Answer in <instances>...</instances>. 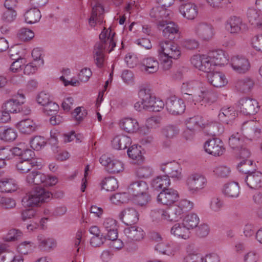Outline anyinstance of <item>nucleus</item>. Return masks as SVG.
I'll use <instances>...</instances> for the list:
<instances>
[{"mask_svg":"<svg viewBox=\"0 0 262 262\" xmlns=\"http://www.w3.org/2000/svg\"><path fill=\"white\" fill-rule=\"evenodd\" d=\"M104 8L99 3L93 7L91 17L89 19V24L94 27L97 24H101L104 18Z\"/></svg>","mask_w":262,"mask_h":262,"instance_id":"4be33fe9","label":"nucleus"},{"mask_svg":"<svg viewBox=\"0 0 262 262\" xmlns=\"http://www.w3.org/2000/svg\"><path fill=\"white\" fill-rule=\"evenodd\" d=\"M169 11L159 6L154 7L150 12V17L158 21L167 20L169 15Z\"/></svg>","mask_w":262,"mask_h":262,"instance_id":"2f4dec72","label":"nucleus"},{"mask_svg":"<svg viewBox=\"0 0 262 262\" xmlns=\"http://www.w3.org/2000/svg\"><path fill=\"white\" fill-rule=\"evenodd\" d=\"M119 126L122 130L128 133H135L139 128L137 120L134 118L129 117L122 119L120 121Z\"/></svg>","mask_w":262,"mask_h":262,"instance_id":"393cba45","label":"nucleus"},{"mask_svg":"<svg viewBox=\"0 0 262 262\" xmlns=\"http://www.w3.org/2000/svg\"><path fill=\"white\" fill-rule=\"evenodd\" d=\"M238 169L242 173L248 175L255 170V165L253 161L249 159L243 160L237 166Z\"/></svg>","mask_w":262,"mask_h":262,"instance_id":"49530a36","label":"nucleus"},{"mask_svg":"<svg viewBox=\"0 0 262 262\" xmlns=\"http://www.w3.org/2000/svg\"><path fill=\"white\" fill-rule=\"evenodd\" d=\"M179 12L184 18L193 20L198 14V7L194 3L189 2L181 5Z\"/></svg>","mask_w":262,"mask_h":262,"instance_id":"412c9836","label":"nucleus"},{"mask_svg":"<svg viewBox=\"0 0 262 262\" xmlns=\"http://www.w3.org/2000/svg\"><path fill=\"white\" fill-rule=\"evenodd\" d=\"M158 51L163 69L165 71L171 68L172 59H176L181 55L179 46L174 42L169 40L160 41Z\"/></svg>","mask_w":262,"mask_h":262,"instance_id":"f03ea898","label":"nucleus"},{"mask_svg":"<svg viewBox=\"0 0 262 262\" xmlns=\"http://www.w3.org/2000/svg\"><path fill=\"white\" fill-rule=\"evenodd\" d=\"M176 206L179 208L180 211L183 214L185 212L190 210L193 206V203L186 199L180 200Z\"/></svg>","mask_w":262,"mask_h":262,"instance_id":"052dcab7","label":"nucleus"},{"mask_svg":"<svg viewBox=\"0 0 262 262\" xmlns=\"http://www.w3.org/2000/svg\"><path fill=\"white\" fill-rule=\"evenodd\" d=\"M229 145L233 149H238L243 146V141L238 133L233 134L229 139Z\"/></svg>","mask_w":262,"mask_h":262,"instance_id":"4d7b16f0","label":"nucleus"},{"mask_svg":"<svg viewBox=\"0 0 262 262\" xmlns=\"http://www.w3.org/2000/svg\"><path fill=\"white\" fill-rule=\"evenodd\" d=\"M131 139L125 135L116 136L112 141V146L118 150L124 149L131 144Z\"/></svg>","mask_w":262,"mask_h":262,"instance_id":"c756f323","label":"nucleus"},{"mask_svg":"<svg viewBox=\"0 0 262 262\" xmlns=\"http://www.w3.org/2000/svg\"><path fill=\"white\" fill-rule=\"evenodd\" d=\"M182 262H202V256L197 253H192L186 255Z\"/></svg>","mask_w":262,"mask_h":262,"instance_id":"774afa93","label":"nucleus"},{"mask_svg":"<svg viewBox=\"0 0 262 262\" xmlns=\"http://www.w3.org/2000/svg\"><path fill=\"white\" fill-rule=\"evenodd\" d=\"M25 21L27 24H32L38 22L41 15L39 9L33 8L26 11L24 14Z\"/></svg>","mask_w":262,"mask_h":262,"instance_id":"79ce46f5","label":"nucleus"},{"mask_svg":"<svg viewBox=\"0 0 262 262\" xmlns=\"http://www.w3.org/2000/svg\"><path fill=\"white\" fill-rule=\"evenodd\" d=\"M167 111L174 115L182 114L185 110V105L182 99L172 96L167 98L166 102Z\"/></svg>","mask_w":262,"mask_h":262,"instance_id":"9b49d317","label":"nucleus"},{"mask_svg":"<svg viewBox=\"0 0 262 262\" xmlns=\"http://www.w3.org/2000/svg\"><path fill=\"white\" fill-rule=\"evenodd\" d=\"M142 70L148 74L156 73L159 68V63L158 60L153 57H148L143 58L141 61Z\"/></svg>","mask_w":262,"mask_h":262,"instance_id":"5701e85b","label":"nucleus"},{"mask_svg":"<svg viewBox=\"0 0 262 262\" xmlns=\"http://www.w3.org/2000/svg\"><path fill=\"white\" fill-rule=\"evenodd\" d=\"M148 186L143 181H138L132 183L128 188V192L130 196L139 194L147 193Z\"/></svg>","mask_w":262,"mask_h":262,"instance_id":"a878e982","label":"nucleus"},{"mask_svg":"<svg viewBox=\"0 0 262 262\" xmlns=\"http://www.w3.org/2000/svg\"><path fill=\"white\" fill-rule=\"evenodd\" d=\"M119 217L126 225L131 226L138 221L139 214L135 209L127 208L119 213Z\"/></svg>","mask_w":262,"mask_h":262,"instance_id":"6ab92c4d","label":"nucleus"},{"mask_svg":"<svg viewBox=\"0 0 262 262\" xmlns=\"http://www.w3.org/2000/svg\"><path fill=\"white\" fill-rule=\"evenodd\" d=\"M161 170L172 178L181 179L182 178L181 168L180 165L176 162L163 163L161 166Z\"/></svg>","mask_w":262,"mask_h":262,"instance_id":"a211bd4d","label":"nucleus"},{"mask_svg":"<svg viewBox=\"0 0 262 262\" xmlns=\"http://www.w3.org/2000/svg\"><path fill=\"white\" fill-rule=\"evenodd\" d=\"M247 15L249 23L254 26L258 23L261 18L259 15L260 12L255 9H249Z\"/></svg>","mask_w":262,"mask_h":262,"instance_id":"13d9d810","label":"nucleus"},{"mask_svg":"<svg viewBox=\"0 0 262 262\" xmlns=\"http://www.w3.org/2000/svg\"><path fill=\"white\" fill-rule=\"evenodd\" d=\"M203 61L200 70L206 72L207 74L212 73L211 71L214 70L215 66L209 55H203Z\"/></svg>","mask_w":262,"mask_h":262,"instance_id":"864d4df0","label":"nucleus"},{"mask_svg":"<svg viewBox=\"0 0 262 262\" xmlns=\"http://www.w3.org/2000/svg\"><path fill=\"white\" fill-rule=\"evenodd\" d=\"M124 233L126 237L125 245L127 248L132 250L137 248V246L134 244L135 242H139L143 239L145 232L143 230L139 227L132 225L126 228Z\"/></svg>","mask_w":262,"mask_h":262,"instance_id":"20e7f679","label":"nucleus"},{"mask_svg":"<svg viewBox=\"0 0 262 262\" xmlns=\"http://www.w3.org/2000/svg\"><path fill=\"white\" fill-rule=\"evenodd\" d=\"M46 180V176L39 171H32L27 175V182L30 184L40 185L43 184Z\"/></svg>","mask_w":262,"mask_h":262,"instance_id":"ea45409f","label":"nucleus"},{"mask_svg":"<svg viewBox=\"0 0 262 262\" xmlns=\"http://www.w3.org/2000/svg\"><path fill=\"white\" fill-rule=\"evenodd\" d=\"M199 222V217L197 214L193 213L187 214L183 220L184 226H185L189 230L197 227Z\"/></svg>","mask_w":262,"mask_h":262,"instance_id":"a18cd8bd","label":"nucleus"},{"mask_svg":"<svg viewBox=\"0 0 262 262\" xmlns=\"http://www.w3.org/2000/svg\"><path fill=\"white\" fill-rule=\"evenodd\" d=\"M178 198V191L172 188H168L160 192L157 196V200L163 205H170L177 201Z\"/></svg>","mask_w":262,"mask_h":262,"instance_id":"dca6fc26","label":"nucleus"},{"mask_svg":"<svg viewBox=\"0 0 262 262\" xmlns=\"http://www.w3.org/2000/svg\"><path fill=\"white\" fill-rule=\"evenodd\" d=\"M239 106L241 112L244 115H254L259 110L258 102L255 99L246 97L240 99Z\"/></svg>","mask_w":262,"mask_h":262,"instance_id":"f8f14e48","label":"nucleus"},{"mask_svg":"<svg viewBox=\"0 0 262 262\" xmlns=\"http://www.w3.org/2000/svg\"><path fill=\"white\" fill-rule=\"evenodd\" d=\"M99 161L108 172L117 173L124 169L123 164L121 161L112 160L106 155H102L100 158Z\"/></svg>","mask_w":262,"mask_h":262,"instance_id":"9d476101","label":"nucleus"},{"mask_svg":"<svg viewBox=\"0 0 262 262\" xmlns=\"http://www.w3.org/2000/svg\"><path fill=\"white\" fill-rule=\"evenodd\" d=\"M204 125L202 117L200 116H195L189 118L186 121V125L188 130L185 131L184 134L186 135L188 131L194 132L196 130L203 128Z\"/></svg>","mask_w":262,"mask_h":262,"instance_id":"c85d7f7f","label":"nucleus"},{"mask_svg":"<svg viewBox=\"0 0 262 262\" xmlns=\"http://www.w3.org/2000/svg\"><path fill=\"white\" fill-rule=\"evenodd\" d=\"M162 133L166 138L170 139L178 134L179 129L176 126L168 125L162 129Z\"/></svg>","mask_w":262,"mask_h":262,"instance_id":"5fc2aeb1","label":"nucleus"},{"mask_svg":"<svg viewBox=\"0 0 262 262\" xmlns=\"http://www.w3.org/2000/svg\"><path fill=\"white\" fill-rule=\"evenodd\" d=\"M23 103V102H20L17 99H11L4 104L3 108L9 114L10 113H17L23 111L21 104Z\"/></svg>","mask_w":262,"mask_h":262,"instance_id":"f704fd0d","label":"nucleus"},{"mask_svg":"<svg viewBox=\"0 0 262 262\" xmlns=\"http://www.w3.org/2000/svg\"><path fill=\"white\" fill-rule=\"evenodd\" d=\"M30 146L34 150H39L45 145L44 138L41 136L34 137L30 141Z\"/></svg>","mask_w":262,"mask_h":262,"instance_id":"680f3d73","label":"nucleus"},{"mask_svg":"<svg viewBox=\"0 0 262 262\" xmlns=\"http://www.w3.org/2000/svg\"><path fill=\"white\" fill-rule=\"evenodd\" d=\"M17 137V133L12 128L0 127V140L6 142L14 141Z\"/></svg>","mask_w":262,"mask_h":262,"instance_id":"c03bdc74","label":"nucleus"},{"mask_svg":"<svg viewBox=\"0 0 262 262\" xmlns=\"http://www.w3.org/2000/svg\"><path fill=\"white\" fill-rule=\"evenodd\" d=\"M199 97L197 101H199L201 105H206V104H209L215 102L216 99V95L211 90L205 89L201 91Z\"/></svg>","mask_w":262,"mask_h":262,"instance_id":"473e14b6","label":"nucleus"},{"mask_svg":"<svg viewBox=\"0 0 262 262\" xmlns=\"http://www.w3.org/2000/svg\"><path fill=\"white\" fill-rule=\"evenodd\" d=\"M33 247V243L25 241L20 244L17 247L18 251L22 254H27L31 252Z\"/></svg>","mask_w":262,"mask_h":262,"instance_id":"69168bd1","label":"nucleus"},{"mask_svg":"<svg viewBox=\"0 0 262 262\" xmlns=\"http://www.w3.org/2000/svg\"><path fill=\"white\" fill-rule=\"evenodd\" d=\"M17 126L19 131L25 134H30L37 128L35 123L30 119L20 121L17 123Z\"/></svg>","mask_w":262,"mask_h":262,"instance_id":"c9c22d12","label":"nucleus"},{"mask_svg":"<svg viewBox=\"0 0 262 262\" xmlns=\"http://www.w3.org/2000/svg\"><path fill=\"white\" fill-rule=\"evenodd\" d=\"M154 213L160 215L162 220L169 222H178L183 216L181 211H180L176 205L166 210H159L157 212L154 211Z\"/></svg>","mask_w":262,"mask_h":262,"instance_id":"ddd939ff","label":"nucleus"},{"mask_svg":"<svg viewBox=\"0 0 262 262\" xmlns=\"http://www.w3.org/2000/svg\"><path fill=\"white\" fill-rule=\"evenodd\" d=\"M135 203L143 206L146 205L151 200L150 196L148 193L145 194H139L130 197Z\"/></svg>","mask_w":262,"mask_h":262,"instance_id":"603ef678","label":"nucleus"},{"mask_svg":"<svg viewBox=\"0 0 262 262\" xmlns=\"http://www.w3.org/2000/svg\"><path fill=\"white\" fill-rule=\"evenodd\" d=\"M241 129L243 135L251 140L257 137L260 133V130L256 126V122L253 120L244 122Z\"/></svg>","mask_w":262,"mask_h":262,"instance_id":"aec40b11","label":"nucleus"},{"mask_svg":"<svg viewBox=\"0 0 262 262\" xmlns=\"http://www.w3.org/2000/svg\"><path fill=\"white\" fill-rule=\"evenodd\" d=\"M14 156L20 157L16 165L17 170L21 173H27L37 165L34 152L29 148L25 142H19L13 147Z\"/></svg>","mask_w":262,"mask_h":262,"instance_id":"f257e3e1","label":"nucleus"},{"mask_svg":"<svg viewBox=\"0 0 262 262\" xmlns=\"http://www.w3.org/2000/svg\"><path fill=\"white\" fill-rule=\"evenodd\" d=\"M39 248L43 251H48L55 247L56 243L52 238H47L40 234L37 236Z\"/></svg>","mask_w":262,"mask_h":262,"instance_id":"37998d69","label":"nucleus"},{"mask_svg":"<svg viewBox=\"0 0 262 262\" xmlns=\"http://www.w3.org/2000/svg\"><path fill=\"white\" fill-rule=\"evenodd\" d=\"M244 180L250 189L257 190L262 187V173L260 171L254 170L246 175Z\"/></svg>","mask_w":262,"mask_h":262,"instance_id":"f3484780","label":"nucleus"},{"mask_svg":"<svg viewBox=\"0 0 262 262\" xmlns=\"http://www.w3.org/2000/svg\"><path fill=\"white\" fill-rule=\"evenodd\" d=\"M206 76L209 82L214 87L224 86L228 82L225 75L221 72L209 73Z\"/></svg>","mask_w":262,"mask_h":262,"instance_id":"b1692460","label":"nucleus"},{"mask_svg":"<svg viewBox=\"0 0 262 262\" xmlns=\"http://www.w3.org/2000/svg\"><path fill=\"white\" fill-rule=\"evenodd\" d=\"M138 95L145 106V110L149 111L151 108L153 101H154L155 96L151 93L149 89H141Z\"/></svg>","mask_w":262,"mask_h":262,"instance_id":"e433bc0d","label":"nucleus"},{"mask_svg":"<svg viewBox=\"0 0 262 262\" xmlns=\"http://www.w3.org/2000/svg\"><path fill=\"white\" fill-rule=\"evenodd\" d=\"M128 193H117L110 197L112 203L119 205L126 203L129 200Z\"/></svg>","mask_w":262,"mask_h":262,"instance_id":"6e6d98bb","label":"nucleus"},{"mask_svg":"<svg viewBox=\"0 0 262 262\" xmlns=\"http://www.w3.org/2000/svg\"><path fill=\"white\" fill-rule=\"evenodd\" d=\"M16 203L14 200L0 195V206L5 209H11L15 206Z\"/></svg>","mask_w":262,"mask_h":262,"instance_id":"338daca9","label":"nucleus"},{"mask_svg":"<svg viewBox=\"0 0 262 262\" xmlns=\"http://www.w3.org/2000/svg\"><path fill=\"white\" fill-rule=\"evenodd\" d=\"M13 55L10 53V57L14 60L10 66L9 70L13 73H17L21 70V67L25 63V59L19 56L18 58H13Z\"/></svg>","mask_w":262,"mask_h":262,"instance_id":"3c124183","label":"nucleus"},{"mask_svg":"<svg viewBox=\"0 0 262 262\" xmlns=\"http://www.w3.org/2000/svg\"><path fill=\"white\" fill-rule=\"evenodd\" d=\"M236 117L235 111L233 107H222L218 115L220 121L227 124L235 120Z\"/></svg>","mask_w":262,"mask_h":262,"instance_id":"bb28decb","label":"nucleus"},{"mask_svg":"<svg viewBox=\"0 0 262 262\" xmlns=\"http://www.w3.org/2000/svg\"><path fill=\"white\" fill-rule=\"evenodd\" d=\"M208 4L216 9L224 8L230 3V0H206Z\"/></svg>","mask_w":262,"mask_h":262,"instance_id":"0e129e2a","label":"nucleus"},{"mask_svg":"<svg viewBox=\"0 0 262 262\" xmlns=\"http://www.w3.org/2000/svg\"><path fill=\"white\" fill-rule=\"evenodd\" d=\"M34 36L33 32L28 28H21L17 33V37L23 41L32 39Z\"/></svg>","mask_w":262,"mask_h":262,"instance_id":"bf43d9fd","label":"nucleus"},{"mask_svg":"<svg viewBox=\"0 0 262 262\" xmlns=\"http://www.w3.org/2000/svg\"><path fill=\"white\" fill-rule=\"evenodd\" d=\"M101 185L102 188L106 191H114L118 187V181L114 177L105 178L103 179Z\"/></svg>","mask_w":262,"mask_h":262,"instance_id":"8fccbe9b","label":"nucleus"},{"mask_svg":"<svg viewBox=\"0 0 262 262\" xmlns=\"http://www.w3.org/2000/svg\"><path fill=\"white\" fill-rule=\"evenodd\" d=\"M158 27L159 30H162L163 35L170 40L174 38L175 34L179 33V28L178 25L173 21L167 20L161 21L158 23Z\"/></svg>","mask_w":262,"mask_h":262,"instance_id":"2eb2a0df","label":"nucleus"},{"mask_svg":"<svg viewBox=\"0 0 262 262\" xmlns=\"http://www.w3.org/2000/svg\"><path fill=\"white\" fill-rule=\"evenodd\" d=\"M224 195L229 198H236L240 193V187L236 182L226 184L222 189Z\"/></svg>","mask_w":262,"mask_h":262,"instance_id":"7c9ffc66","label":"nucleus"},{"mask_svg":"<svg viewBox=\"0 0 262 262\" xmlns=\"http://www.w3.org/2000/svg\"><path fill=\"white\" fill-rule=\"evenodd\" d=\"M207 184L206 178L201 173L194 172L188 176L186 180V185L191 194H197Z\"/></svg>","mask_w":262,"mask_h":262,"instance_id":"39448f33","label":"nucleus"},{"mask_svg":"<svg viewBox=\"0 0 262 262\" xmlns=\"http://www.w3.org/2000/svg\"><path fill=\"white\" fill-rule=\"evenodd\" d=\"M115 34V32H113L111 29L104 28L99 35L100 41L96 43L100 45V51L104 52L108 51V53H110L116 47V42L114 39Z\"/></svg>","mask_w":262,"mask_h":262,"instance_id":"0eeeda50","label":"nucleus"},{"mask_svg":"<svg viewBox=\"0 0 262 262\" xmlns=\"http://www.w3.org/2000/svg\"><path fill=\"white\" fill-rule=\"evenodd\" d=\"M213 172L219 177L226 178L230 175L231 170L229 167L223 165H221L215 167L213 170Z\"/></svg>","mask_w":262,"mask_h":262,"instance_id":"e2e57ef3","label":"nucleus"},{"mask_svg":"<svg viewBox=\"0 0 262 262\" xmlns=\"http://www.w3.org/2000/svg\"><path fill=\"white\" fill-rule=\"evenodd\" d=\"M208 55L215 66H224L227 63L228 60L225 52L222 50L210 52Z\"/></svg>","mask_w":262,"mask_h":262,"instance_id":"cd10ccee","label":"nucleus"},{"mask_svg":"<svg viewBox=\"0 0 262 262\" xmlns=\"http://www.w3.org/2000/svg\"><path fill=\"white\" fill-rule=\"evenodd\" d=\"M127 155L130 158L134 160L135 164H140L144 160L140 146H138L136 145L132 146L128 149Z\"/></svg>","mask_w":262,"mask_h":262,"instance_id":"4c0bfd02","label":"nucleus"},{"mask_svg":"<svg viewBox=\"0 0 262 262\" xmlns=\"http://www.w3.org/2000/svg\"><path fill=\"white\" fill-rule=\"evenodd\" d=\"M254 82L249 77H244L238 79L235 83L237 90L242 93H248L253 88Z\"/></svg>","mask_w":262,"mask_h":262,"instance_id":"72a5a7b5","label":"nucleus"},{"mask_svg":"<svg viewBox=\"0 0 262 262\" xmlns=\"http://www.w3.org/2000/svg\"><path fill=\"white\" fill-rule=\"evenodd\" d=\"M52 194L49 190L40 187H36L22 200L24 206L34 207L39 205L40 204L48 202Z\"/></svg>","mask_w":262,"mask_h":262,"instance_id":"7ed1b4c3","label":"nucleus"},{"mask_svg":"<svg viewBox=\"0 0 262 262\" xmlns=\"http://www.w3.org/2000/svg\"><path fill=\"white\" fill-rule=\"evenodd\" d=\"M17 189V186L12 179H4L0 181V191L2 192H11Z\"/></svg>","mask_w":262,"mask_h":262,"instance_id":"de8ad7c7","label":"nucleus"},{"mask_svg":"<svg viewBox=\"0 0 262 262\" xmlns=\"http://www.w3.org/2000/svg\"><path fill=\"white\" fill-rule=\"evenodd\" d=\"M151 185L156 190H164L170 185V180L168 176H159L152 180Z\"/></svg>","mask_w":262,"mask_h":262,"instance_id":"58836bf2","label":"nucleus"},{"mask_svg":"<svg viewBox=\"0 0 262 262\" xmlns=\"http://www.w3.org/2000/svg\"><path fill=\"white\" fill-rule=\"evenodd\" d=\"M195 35L203 41H209L214 35V29L212 25L205 21L196 23L193 28Z\"/></svg>","mask_w":262,"mask_h":262,"instance_id":"423d86ee","label":"nucleus"},{"mask_svg":"<svg viewBox=\"0 0 262 262\" xmlns=\"http://www.w3.org/2000/svg\"><path fill=\"white\" fill-rule=\"evenodd\" d=\"M171 233L179 237L187 239L189 237L190 232L182 223V224L180 223L174 224L171 229Z\"/></svg>","mask_w":262,"mask_h":262,"instance_id":"a19ab883","label":"nucleus"},{"mask_svg":"<svg viewBox=\"0 0 262 262\" xmlns=\"http://www.w3.org/2000/svg\"><path fill=\"white\" fill-rule=\"evenodd\" d=\"M230 65L236 72L244 74L248 72L250 68L249 60L243 56H234L231 58Z\"/></svg>","mask_w":262,"mask_h":262,"instance_id":"4468645a","label":"nucleus"},{"mask_svg":"<svg viewBox=\"0 0 262 262\" xmlns=\"http://www.w3.org/2000/svg\"><path fill=\"white\" fill-rule=\"evenodd\" d=\"M226 28L232 34H237L247 30V27L240 17L232 16L226 21Z\"/></svg>","mask_w":262,"mask_h":262,"instance_id":"6e6552de","label":"nucleus"},{"mask_svg":"<svg viewBox=\"0 0 262 262\" xmlns=\"http://www.w3.org/2000/svg\"><path fill=\"white\" fill-rule=\"evenodd\" d=\"M206 152L214 156H222L225 151L224 144L219 138H213L207 141L204 144Z\"/></svg>","mask_w":262,"mask_h":262,"instance_id":"1a4fd4ad","label":"nucleus"},{"mask_svg":"<svg viewBox=\"0 0 262 262\" xmlns=\"http://www.w3.org/2000/svg\"><path fill=\"white\" fill-rule=\"evenodd\" d=\"M100 45L95 44L94 48L93 56L95 63L98 68H102L104 62V52L100 51Z\"/></svg>","mask_w":262,"mask_h":262,"instance_id":"09e8293b","label":"nucleus"}]
</instances>
